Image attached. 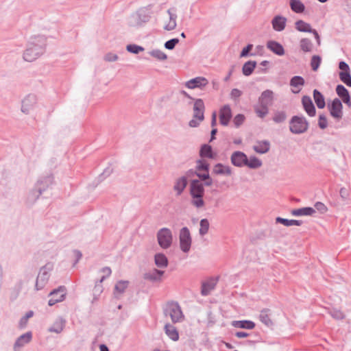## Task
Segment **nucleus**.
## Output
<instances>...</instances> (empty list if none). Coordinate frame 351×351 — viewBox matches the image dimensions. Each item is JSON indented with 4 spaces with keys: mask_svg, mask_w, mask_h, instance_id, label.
Wrapping results in <instances>:
<instances>
[{
    "mask_svg": "<svg viewBox=\"0 0 351 351\" xmlns=\"http://www.w3.org/2000/svg\"><path fill=\"white\" fill-rule=\"evenodd\" d=\"M339 194L343 199H347L349 197V192L345 188H341L339 191Z\"/></svg>",
    "mask_w": 351,
    "mask_h": 351,
    "instance_id": "nucleus-59",
    "label": "nucleus"
},
{
    "mask_svg": "<svg viewBox=\"0 0 351 351\" xmlns=\"http://www.w3.org/2000/svg\"><path fill=\"white\" fill-rule=\"evenodd\" d=\"M235 335L238 338H245L249 336V334L245 332H237Z\"/></svg>",
    "mask_w": 351,
    "mask_h": 351,
    "instance_id": "nucleus-64",
    "label": "nucleus"
},
{
    "mask_svg": "<svg viewBox=\"0 0 351 351\" xmlns=\"http://www.w3.org/2000/svg\"><path fill=\"white\" fill-rule=\"evenodd\" d=\"M117 58H118L117 56L114 53H108L105 56V58H104L105 60L108 61V62L115 61L117 60Z\"/></svg>",
    "mask_w": 351,
    "mask_h": 351,
    "instance_id": "nucleus-60",
    "label": "nucleus"
},
{
    "mask_svg": "<svg viewBox=\"0 0 351 351\" xmlns=\"http://www.w3.org/2000/svg\"><path fill=\"white\" fill-rule=\"evenodd\" d=\"M178 43L179 40L178 38H173L167 41L165 44V47L167 49H173Z\"/></svg>",
    "mask_w": 351,
    "mask_h": 351,
    "instance_id": "nucleus-52",
    "label": "nucleus"
},
{
    "mask_svg": "<svg viewBox=\"0 0 351 351\" xmlns=\"http://www.w3.org/2000/svg\"><path fill=\"white\" fill-rule=\"evenodd\" d=\"M180 247L184 252H188L191 245V237L189 230L186 228H182L179 234Z\"/></svg>",
    "mask_w": 351,
    "mask_h": 351,
    "instance_id": "nucleus-5",
    "label": "nucleus"
},
{
    "mask_svg": "<svg viewBox=\"0 0 351 351\" xmlns=\"http://www.w3.org/2000/svg\"><path fill=\"white\" fill-rule=\"evenodd\" d=\"M308 123L305 118L295 116L290 121V130L294 134H300L306 131Z\"/></svg>",
    "mask_w": 351,
    "mask_h": 351,
    "instance_id": "nucleus-4",
    "label": "nucleus"
},
{
    "mask_svg": "<svg viewBox=\"0 0 351 351\" xmlns=\"http://www.w3.org/2000/svg\"><path fill=\"white\" fill-rule=\"evenodd\" d=\"M246 161V155L241 152H235L232 154L231 162L237 167H241L245 165Z\"/></svg>",
    "mask_w": 351,
    "mask_h": 351,
    "instance_id": "nucleus-16",
    "label": "nucleus"
},
{
    "mask_svg": "<svg viewBox=\"0 0 351 351\" xmlns=\"http://www.w3.org/2000/svg\"><path fill=\"white\" fill-rule=\"evenodd\" d=\"M331 315L337 319H342L345 317L344 313L338 309H333L331 312Z\"/></svg>",
    "mask_w": 351,
    "mask_h": 351,
    "instance_id": "nucleus-53",
    "label": "nucleus"
},
{
    "mask_svg": "<svg viewBox=\"0 0 351 351\" xmlns=\"http://www.w3.org/2000/svg\"><path fill=\"white\" fill-rule=\"evenodd\" d=\"M176 14L171 12L170 10L167 11V15L163 18V28L165 30L171 31L176 27Z\"/></svg>",
    "mask_w": 351,
    "mask_h": 351,
    "instance_id": "nucleus-11",
    "label": "nucleus"
},
{
    "mask_svg": "<svg viewBox=\"0 0 351 351\" xmlns=\"http://www.w3.org/2000/svg\"><path fill=\"white\" fill-rule=\"evenodd\" d=\"M232 325L235 328L245 329H253L255 327V324L248 320L233 321Z\"/></svg>",
    "mask_w": 351,
    "mask_h": 351,
    "instance_id": "nucleus-27",
    "label": "nucleus"
},
{
    "mask_svg": "<svg viewBox=\"0 0 351 351\" xmlns=\"http://www.w3.org/2000/svg\"><path fill=\"white\" fill-rule=\"evenodd\" d=\"M33 103H34V98H26L23 101L22 105V110L23 112H27L28 111V106H31Z\"/></svg>",
    "mask_w": 351,
    "mask_h": 351,
    "instance_id": "nucleus-50",
    "label": "nucleus"
},
{
    "mask_svg": "<svg viewBox=\"0 0 351 351\" xmlns=\"http://www.w3.org/2000/svg\"><path fill=\"white\" fill-rule=\"evenodd\" d=\"M287 118L286 114L283 111H278L274 113L273 117V120L276 123H282Z\"/></svg>",
    "mask_w": 351,
    "mask_h": 351,
    "instance_id": "nucleus-45",
    "label": "nucleus"
},
{
    "mask_svg": "<svg viewBox=\"0 0 351 351\" xmlns=\"http://www.w3.org/2000/svg\"><path fill=\"white\" fill-rule=\"evenodd\" d=\"M255 112L258 117L263 118L268 114V106L260 104L258 106L255 107Z\"/></svg>",
    "mask_w": 351,
    "mask_h": 351,
    "instance_id": "nucleus-42",
    "label": "nucleus"
},
{
    "mask_svg": "<svg viewBox=\"0 0 351 351\" xmlns=\"http://www.w3.org/2000/svg\"><path fill=\"white\" fill-rule=\"evenodd\" d=\"M270 144L268 141H259L254 145V150L258 154H265L269 150Z\"/></svg>",
    "mask_w": 351,
    "mask_h": 351,
    "instance_id": "nucleus-25",
    "label": "nucleus"
},
{
    "mask_svg": "<svg viewBox=\"0 0 351 351\" xmlns=\"http://www.w3.org/2000/svg\"><path fill=\"white\" fill-rule=\"evenodd\" d=\"M209 228V222L206 219H203L200 221V228H199V234L202 235H204L208 231Z\"/></svg>",
    "mask_w": 351,
    "mask_h": 351,
    "instance_id": "nucleus-46",
    "label": "nucleus"
},
{
    "mask_svg": "<svg viewBox=\"0 0 351 351\" xmlns=\"http://www.w3.org/2000/svg\"><path fill=\"white\" fill-rule=\"evenodd\" d=\"M146 22L147 19L145 16L136 12L130 16L127 20L126 25L130 29H135L141 27Z\"/></svg>",
    "mask_w": 351,
    "mask_h": 351,
    "instance_id": "nucleus-7",
    "label": "nucleus"
},
{
    "mask_svg": "<svg viewBox=\"0 0 351 351\" xmlns=\"http://www.w3.org/2000/svg\"><path fill=\"white\" fill-rule=\"evenodd\" d=\"M197 176L203 180H206L209 178L208 171H205L203 173H197Z\"/></svg>",
    "mask_w": 351,
    "mask_h": 351,
    "instance_id": "nucleus-63",
    "label": "nucleus"
},
{
    "mask_svg": "<svg viewBox=\"0 0 351 351\" xmlns=\"http://www.w3.org/2000/svg\"><path fill=\"white\" fill-rule=\"evenodd\" d=\"M208 84V81L204 77H197L187 81L185 83L186 87L190 89L195 88H202Z\"/></svg>",
    "mask_w": 351,
    "mask_h": 351,
    "instance_id": "nucleus-12",
    "label": "nucleus"
},
{
    "mask_svg": "<svg viewBox=\"0 0 351 351\" xmlns=\"http://www.w3.org/2000/svg\"><path fill=\"white\" fill-rule=\"evenodd\" d=\"M295 29L301 32H308L313 34L317 45H321V39L318 32L311 27V25L302 20H298L295 23Z\"/></svg>",
    "mask_w": 351,
    "mask_h": 351,
    "instance_id": "nucleus-6",
    "label": "nucleus"
},
{
    "mask_svg": "<svg viewBox=\"0 0 351 351\" xmlns=\"http://www.w3.org/2000/svg\"><path fill=\"white\" fill-rule=\"evenodd\" d=\"M164 274V270L161 269H154L145 274V278L153 282L160 281Z\"/></svg>",
    "mask_w": 351,
    "mask_h": 351,
    "instance_id": "nucleus-17",
    "label": "nucleus"
},
{
    "mask_svg": "<svg viewBox=\"0 0 351 351\" xmlns=\"http://www.w3.org/2000/svg\"><path fill=\"white\" fill-rule=\"evenodd\" d=\"M286 22L287 19L285 17L276 16L273 19L271 24L276 31L280 32L285 28Z\"/></svg>",
    "mask_w": 351,
    "mask_h": 351,
    "instance_id": "nucleus-21",
    "label": "nucleus"
},
{
    "mask_svg": "<svg viewBox=\"0 0 351 351\" xmlns=\"http://www.w3.org/2000/svg\"><path fill=\"white\" fill-rule=\"evenodd\" d=\"M165 334L173 341H176L179 339V333L176 328L170 324H166L165 325Z\"/></svg>",
    "mask_w": 351,
    "mask_h": 351,
    "instance_id": "nucleus-23",
    "label": "nucleus"
},
{
    "mask_svg": "<svg viewBox=\"0 0 351 351\" xmlns=\"http://www.w3.org/2000/svg\"><path fill=\"white\" fill-rule=\"evenodd\" d=\"M321 61H322L321 57L319 56L315 55L311 58V66L312 69L314 71H316L318 69V68L320 65Z\"/></svg>",
    "mask_w": 351,
    "mask_h": 351,
    "instance_id": "nucleus-44",
    "label": "nucleus"
},
{
    "mask_svg": "<svg viewBox=\"0 0 351 351\" xmlns=\"http://www.w3.org/2000/svg\"><path fill=\"white\" fill-rule=\"evenodd\" d=\"M302 105L309 116H314L315 114V108L312 102L311 99L308 96H304L302 97Z\"/></svg>",
    "mask_w": 351,
    "mask_h": 351,
    "instance_id": "nucleus-19",
    "label": "nucleus"
},
{
    "mask_svg": "<svg viewBox=\"0 0 351 351\" xmlns=\"http://www.w3.org/2000/svg\"><path fill=\"white\" fill-rule=\"evenodd\" d=\"M93 291L95 295H99L103 291L102 286L100 284L96 285L93 289Z\"/></svg>",
    "mask_w": 351,
    "mask_h": 351,
    "instance_id": "nucleus-62",
    "label": "nucleus"
},
{
    "mask_svg": "<svg viewBox=\"0 0 351 351\" xmlns=\"http://www.w3.org/2000/svg\"><path fill=\"white\" fill-rule=\"evenodd\" d=\"M204 192L203 184L198 180H193L191 184V196L203 195Z\"/></svg>",
    "mask_w": 351,
    "mask_h": 351,
    "instance_id": "nucleus-20",
    "label": "nucleus"
},
{
    "mask_svg": "<svg viewBox=\"0 0 351 351\" xmlns=\"http://www.w3.org/2000/svg\"><path fill=\"white\" fill-rule=\"evenodd\" d=\"M203 195L193 196L192 204L197 208H201L204 205V202L202 199Z\"/></svg>",
    "mask_w": 351,
    "mask_h": 351,
    "instance_id": "nucleus-48",
    "label": "nucleus"
},
{
    "mask_svg": "<svg viewBox=\"0 0 351 351\" xmlns=\"http://www.w3.org/2000/svg\"><path fill=\"white\" fill-rule=\"evenodd\" d=\"M256 63L255 61H248L243 66V75L248 76L251 75L255 69Z\"/></svg>",
    "mask_w": 351,
    "mask_h": 351,
    "instance_id": "nucleus-36",
    "label": "nucleus"
},
{
    "mask_svg": "<svg viewBox=\"0 0 351 351\" xmlns=\"http://www.w3.org/2000/svg\"><path fill=\"white\" fill-rule=\"evenodd\" d=\"M186 184L187 179L186 177L182 176L176 180L173 189L178 195H180L186 186Z\"/></svg>",
    "mask_w": 351,
    "mask_h": 351,
    "instance_id": "nucleus-28",
    "label": "nucleus"
},
{
    "mask_svg": "<svg viewBox=\"0 0 351 351\" xmlns=\"http://www.w3.org/2000/svg\"><path fill=\"white\" fill-rule=\"evenodd\" d=\"M259 318L261 322L267 326H271L273 324L267 310L262 311L260 313Z\"/></svg>",
    "mask_w": 351,
    "mask_h": 351,
    "instance_id": "nucleus-39",
    "label": "nucleus"
},
{
    "mask_svg": "<svg viewBox=\"0 0 351 351\" xmlns=\"http://www.w3.org/2000/svg\"><path fill=\"white\" fill-rule=\"evenodd\" d=\"M245 120V117L244 115L241 114H239L235 116V117L234 118V125L238 127L239 125H241L243 121Z\"/></svg>",
    "mask_w": 351,
    "mask_h": 351,
    "instance_id": "nucleus-54",
    "label": "nucleus"
},
{
    "mask_svg": "<svg viewBox=\"0 0 351 351\" xmlns=\"http://www.w3.org/2000/svg\"><path fill=\"white\" fill-rule=\"evenodd\" d=\"M291 9L295 13H302L305 6L300 0H290Z\"/></svg>",
    "mask_w": 351,
    "mask_h": 351,
    "instance_id": "nucleus-30",
    "label": "nucleus"
},
{
    "mask_svg": "<svg viewBox=\"0 0 351 351\" xmlns=\"http://www.w3.org/2000/svg\"><path fill=\"white\" fill-rule=\"evenodd\" d=\"M150 55L159 60H165L167 58V55L163 51L157 49L152 51Z\"/></svg>",
    "mask_w": 351,
    "mask_h": 351,
    "instance_id": "nucleus-47",
    "label": "nucleus"
},
{
    "mask_svg": "<svg viewBox=\"0 0 351 351\" xmlns=\"http://www.w3.org/2000/svg\"><path fill=\"white\" fill-rule=\"evenodd\" d=\"M165 316L170 317L173 323L182 322L184 319V315L180 306L176 302H169L164 310Z\"/></svg>",
    "mask_w": 351,
    "mask_h": 351,
    "instance_id": "nucleus-1",
    "label": "nucleus"
},
{
    "mask_svg": "<svg viewBox=\"0 0 351 351\" xmlns=\"http://www.w3.org/2000/svg\"><path fill=\"white\" fill-rule=\"evenodd\" d=\"M300 47L304 52H311L313 49V45L310 39L304 38L300 41Z\"/></svg>",
    "mask_w": 351,
    "mask_h": 351,
    "instance_id": "nucleus-29",
    "label": "nucleus"
},
{
    "mask_svg": "<svg viewBox=\"0 0 351 351\" xmlns=\"http://www.w3.org/2000/svg\"><path fill=\"white\" fill-rule=\"evenodd\" d=\"M291 213L293 215H296V216L313 215L314 213H315V210L311 207H305V208L293 210Z\"/></svg>",
    "mask_w": 351,
    "mask_h": 351,
    "instance_id": "nucleus-31",
    "label": "nucleus"
},
{
    "mask_svg": "<svg viewBox=\"0 0 351 351\" xmlns=\"http://www.w3.org/2000/svg\"><path fill=\"white\" fill-rule=\"evenodd\" d=\"M337 95L348 106H351V101L348 90L343 85H338L336 88Z\"/></svg>",
    "mask_w": 351,
    "mask_h": 351,
    "instance_id": "nucleus-18",
    "label": "nucleus"
},
{
    "mask_svg": "<svg viewBox=\"0 0 351 351\" xmlns=\"http://www.w3.org/2000/svg\"><path fill=\"white\" fill-rule=\"evenodd\" d=\"M101 272L102 273V276H101L100 283L104 280L105 278L109 276L112 271L110 267H104L101 269Z\"/></svg>",
    "mask_w": 351,
    "mask_h": 351,
    "instance_id": "nucleus-55",
    "label": "nucleus"
},
{
    "mask_svg": "<svg viewBox=\"0 0 351 351\" xmlns=\"http://www.w3.org/2000/svg\"><path fill=\"white\" fill-rule=\"evenodd\" d=\"M241 95V91L237 88H234L230 93V96L233 99H237Z\"/></svg>",
    "mask_w": 351,
    "mask_h": 351,
    "instance_id": "nucleus-61",
    "label": "nucleus"
},
{
    "mask_svg": "<svg viewBox=\"0 0 351 351\" xmlns=\"http://www.w3.org/2000/svg\"><path fill=\"white\" fill-rule=\"evenodd\" d=\"M200 156L202 158L206 157V158H213L214 156L213 154L211 146H210L208 145H202L201 147V149H200Z\"/></svg>",
    "mask_w": 351,
    "mask_h": 351,
    "instance_id": "nucleus-40",
    "label": "nucleus"
},
{
    "mask_svg": "<svg viewBox=\"0 0 351 351\" xmlns=\"http://www.w3.org/2000/svg\"><path fill=\"white\" fill-rule=\"evenodd\" d=\"M245 165L250 168L256 169L262 165V162L255 156H251L249 159L246 157Z\"/></svg>",
    "mask_w": 351,
    "mask_h": 351,
    "instance_id": "nucleus-35",
    "label": "nucleus"
},
{
    "mask_svg": "<svg viewBox=\"0 0 351 351\" xmlns=\"http://www.w3.org/2000/svg\"><path fill=\"white\" fill-rule=\"evenodd\" d=\"M274 99V93L270 90H265L259 97V104L269 106Z\"/></svg>",
    "mask_w": 351,
    "mask_h": 351,
    "instance_id": "nucleus-24",
    "label": "nucleus"
},
{
    "mask_svg": "<svg viewBox=\"0 0 351 351\" xmlns=\"http://www.w3.org/2000/svg\"><path fill=\"white\" fill-rule=\"evenodd\" d=\"M156 237L158 243L161 248L166 250L171 247L173 242V235L169 228L160 229L157 232Z\"/></svg>",
    "mask_w": 351,
    "mask_h": 351,
    "instance_id": "nucleus-3",
    "label": "nucleus"
},
{
    "mask_svg": "<svg viewBox=\"0 0 351 351\" xmlns=\"http://www.w3.org/2000/svg\"><path fill=\"white\" fill-rule=\"evenodd\" d=\"M63 321L61 319H58L53 323V326L49 329V330L50 332L60 333L63 330Z\"/></svg>",
    "mask_w": 351,
    "mask_h": 351,
    "instance_id": "nucleus-43",
    "label": "nucleus"
},
{
    "mask_svg": "<svg viewBox=\"0 0 351 351\" xmlns=\"http://www.w3.org/2000/svg\"><path fill=\"white\" fill-rule=\"evenodd\" d=\"M313 97L317 106L319 108H324L326 104L324 96L317 90L313 91Z\"/></svg>",
    "mask_w": 351,
    "mask_h": 351,
    "instance_id": "nucleus-34",
    "label": "nucleus"
},
{
    "mask_svg": "<svg viewBox=\"0 0 351 351\" xmlns=\"http://www.w3.org/2000/svg\"><path fill=\"white\" fill-rule=\"evenodd\" d=\"M43 52L42 48L34 46L29 47L24 53V59L27 62L36 60Z\"/></svg>",
    "mask_w": 351,
    "mask_h": 351,
    "instance_id": "nucleus-13",
    "label": "nucleus"
},
{
    "mask_svg": "<svg viewBox=\"0 0 351 351\" xmlns=\"http://www.w3.org/2000/svg\"><path fill=\"white\" fill-rule=\"evenodd\" d=\"M304 84V79L300 76H294L290 82V84L291 86L294 88H298V90H294V93H298L300 91V87L303 86Z\"/></svg>",
    "mask_w": 351,
    "mask_h": 351,
    "instance_id": "nucleus-38",
    "label": "nucleus"
},
{
    "mask_svg": "<svg viewBox=\"0 0 351 351\" xmlns=\"http://www.w3.org/2000/svg\"><path fill=\"white\" fill-rule=\"evenodd\" d=\"M32 339V333L27 332L21 335L15 343V347H21L25 343H29Z\"/></svg>",
    "mask_w": 351,
    "mask_h": 351,
    "instance_id": "nucleus-37",
    "label": "nucleus"
},
{
    "mask_svg": "<svg viewBox=\"0 0 351 351\" xmlns=\"http://www.w3.org/2000/svg\"><path fill=\"white\" fill-rule=\"evenodd\" d=\"M126 49L129 52L135 54H137L140 51H143L144 50V49L142 47L136 45H128L126 47Z\"/></svg>",
    "mask_w": 351,
    "mask_h": 351,
    "instance_id": "nucleus-49",
    "label": "nucleus"
},
{
    "mask_svg": "<svg viewBox=\"0 0 351 351\" xmlns=\"http://www.w3.org/2000/svg\"><path fill=\"white\" fill-rule=\"evenodd\" d=\"M129 286V281L120 280L117 282L114 286L113 294L115 298H118L122 295Z\"/></svg>",
    "mask_w": 351,
    "mask_h": 351,
    "instance_id": "nucleus-15",
    "label": "nucleus"
},
{
    "mask_svg": "<svg viewBox=\"0 0 351 351\" xmlns=\"http://www.w3.org/2000/svg\"><path fill=\"white\" fill-rule=\"evenodd\" d=\"M213 173L215 174H225L229 176L231 174L232 171L229 167L219 163L214 167Z\"/></svg>",
    "mask_w": 351,
    "mask_h": 351,
    "instance_id": "nucleus-32",
    "label": "nucleus"
},
{
    "mask_svg": "<svg viewBox=\"0 0 351 351\" xmlns=\"http://www.w3.org/2000/svg\"><path fill=\"white\" fill-rule=\"evenodd\" d=\"M204 109L203 100L201 99H195L193 105V119L189 121L190 127L195 128L204 120Z\"/></svg>",
    "mask_w": 351,
    "mask_h": 351,
    "instance_id": "nucleus-2",
    "label": "nucleus"
},
{
    "mask_svg": "<svg viewBox=\"0 0 351 351\" xmlns=\"http://www.w3.org/2000/svg\"><path fill=\"white\" fill-rule=\"evenodd\" d=\"M253 45L250 44L246 47L243 48L240 54V57L247 56L249 52L252 50Z\"/></svg>",
    "mask_w": 351,
    "mask_h": 351,
    "instance_id": "nucleus-58",
    "label": "nucleus"
},
{
    "mask_svg": "<svg viewBox=\"0 0 351 351\" xmlns=\"http://www.w3.org/2000/svg\"><path fill=\"white\" fill-rule=\"evenodd\" d=\"M319 126L322 129H325L327 127V119L323 114L319 115Z\"/></svg>",
    "mask_w": 351,
    "mask_h": 351,
    "instance_id": "nucleus-56",
    "label": "nucleus"
},
{
    "mask_svg": "<svg viewBox=\"0 0 351 351\" xmlns=\"http://www.w3.org/2000/svg\"><path fill=\"white\" fill-rule=\"evenodd\" d=\"M315 207L321 213H324L328 210L327 207L322 202H317L315 204Z\"/></svg>",
    "mask_w": 351,
    "mask_h": 351,
    "instance_id": "nucleus-57",
    "label": "nucleus"
},
{
    "mask_svg": "<svg viewBox=\"0 0 351 351\" xmlns=\"http://www.w3.org/2000/svg\"><path fill=\"white\" fill-rule=\"evenodd\" d=\"M328 108L330 111V115L337 119L340 120L342 118L343 116V112H342V104L341 101L339 99H335L331 104L328 105Z\"/></svg>",
    "mask_w": 351,
    "mask_h": 351,
    "instance_id": "nucleus-8",
    "label": "nucleus"
},
{
    "mask_svg": "<svg viewBox=\"0 0 351 351\" xmlns=\"http://www.w3.org/2000/svg\"><path fill=\"white\" fill-rule=\"evenodd\" d=\"M215 283L213 280L204 282L202 285L201 293L203 295H208L214 289Z\"/></svg>",
    "mask_w": 351,
    "mask_h": 351,
    "instance_id": "nucleus-33",
    "label": "nucleus"
},
{
    "mask_svg": "<svg viewBox=\"0 0 351 351\" xmlns=\"http://www.w3.org/2000/svg\"><path fill=\"white\" fill-rule=\"evenodd\" d=\"M66 295V289L64 287H60L57 289L51 291L49 293L50 299L49 300V305L53 306L55 304L64 300Z\"/></svg>",
    "mask_w": 351,
    "mask_h": 351,
    "instance_id": "nucleus-9",
    "label": "nucleus"
},
{
    "mask_svg": "<svg viewBox=\"0 0 351 351\" xmlns=\"http://www.w3.org/2000/svg\"><path fill=\"white\" fill-rule=\"evenodd\" d=\"M277 222H279L283 224L285 226H300L302 224L301 221L295 220V219H287L281 217H278L276 219Z\"/></svg>",
    "mask_w": 351,
    "mask_h": 351,
    "instance_id": "nucleus-41",
    "label": "nucleus"
},
{
    "mask_svg": "<svg viewBox=\"0 0 351 351\" xmlns=\"http://www.w3.org/2000/svg\"><path fill=\"white\" fill-rule=\"evenodd\" d=\"M339 68L341 70L339 73L340 80L348 86H351V75L349 66L345 62H340Z\"/></svg>",
    "mask_w": 351,
    "mask_h": 351,
    "instance_id": "nucleus-10",
    "label": "nucleus"
},
{
    "mask_svg": "<svg viewBox=\"0 0 351 351\" xmlns=\"http://www.w3.org/2000/svg\"><path fill=\"white\" fill-rule=\"evenodd\" d=\"M197 169L199 171H208V164L204 160L197 161Z\"/></svg>",
    "mask_w": 351,
    "mask_h": 351,
    "instance_id": "nucleus-51",
    "label": "nucleus"
},
{
    "mask_svg": "<svg viewBox=\"0 0 351 351\" xmlns=\"http://www.w3.org/2000/svg\"><path fill=\"white\" fill-rule=\"evenodd\" d=\"M267 46L268 49L279 56L285 53L283 47L276 41H269Z\"/></svg>",
    "mask_w": 351,
    "mask_h": 351,
    "instance_id": "nucleus-26",
    "label": "nucleus"
},
{
    "mask_svg": "<svg viewBox=\"0 0 351 351\" xmlns=\"http://www.w3.org/2000/svg\"><path fill=\"white\" fill-rule=\"evenodd\" d=\"M232 117V112L229 105H224L219 110V121L221 125H228Z\"/></svg>",
    "mask_w": 351,
    "mask_h": 351,
    "instance_id": "nucleus-14",
    "label": "nucleus"
},
{
    "mask_svg": "<svg viewBox=\"0 0 351 351\" xmlns=\"http://www.w3.org/2000/svg\"><path fill=\"white\" fill-rule=\"evenodd\" d=\"M154 263L159 269H165L168 266V259L162 253H157L154 256Z\"/></svg>",
    "mask_w": 351,
    "mask_h": 351,
    "instance_id": "nucleus-22",
    "label": "nucleus"
}]
</instances>
